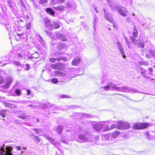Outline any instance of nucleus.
<instances>
[{"mask_svg": "<svg viewBox=\"0 0 155 155\" xmlns=\"http://www.w3.org/2000/svg\"><path fill=\"white\" fill-rule=\"evenodd\" d=\"M13 79L11 77H8L5 80V82L4 87L5 89H8L10 86Z\"/></svg>", "mask_w": 155, "mask_h": 155, "instance_id": "9d476101", "label": "nucleus"}, {"mask_svg": "<svg viewBox=\"0 0 155 155\" xmlns=\"http://www.w3.org/2000/svg\"><path fill=\"white\" fill-rule=\"evenodd\" d=\"M5 106L8 107L9 108H11L12 107V106L11 104L8 103H5Z\"/></svg>", "mask_w": 155, "mask_h": 155, "instance_id": "de8ad7c7", "label": "nucleus"}, {"mask_svg": "<svg viewBox=\"0 0 155 155\" xmlns=\"http://www.w3.org/2000/svg\"><path fill=\"white\" fill-rule=\"evenodd\" d=\"M15 93L16 95L19 96L21 95V91L19 89H16L15 91Z\"/></svg>", "mask_w": 155, "mask_h": 155, "instance_id": "f704fd0d", "label": "nucleus"}, {"mask_svg": "<svg viewBox=\"0 0 155 155\" xmlns=\"http://www.w3.org/2000/svg\"><path fill=\"white\" fill-rule=\"evenodd\" d=\"M61 97L62 98H69L70 97L68 95H62L61 96Z\"/></svg>", "mask_w": 155, "mask_h": 155, "instance_id": "4d7b16f0", "label": "nucleus"}, {"mask_svg": "<svg viewBox=\"0 0 155 155\" xmlns=\"http://www.w3.org/2000/svg\"><path fill=\"white\" fill-rule=\"evenodd\" d=\"M59 109H60V108L58 107H55L52 109V111H53V113H56L57 112H54V110H59Z\"/></svg>", "mask_w": 155, "mask_h": 155, "instance_id": "603ef678", "label": "nucleus"}, {"mask_svg": "<svg viewBox=\"0 0 155 155\" xmlns=\"http://www.w3.org/2000/svg\"><path fill=\"white\" fill-rule=\"evenodd\" d=\"M29 135L31 138L33 139H34L35 138V137L36 136H35L32 133L30 134Z\"/></svg>", "mask_w": 155, "mask_h": 155, "instance_id": "e2e57ef3", "label": "nucleus"}, {"mask_svg": "<svg viewBox=\"0 0 155 155\" xmlns=\"http://www.w3.org/2000/svg\"><path fill=\"white\" fill-rule=\"evenodd\" d=\"M104 17L105 19L108 20L110 22H111L115 28H117V26L115 23L113 19L110 15L109 13L106 14V11L104 9Z\"/></svg>", "mask_w": 155, "mask_h": 155, "instance_id": "39448f33", "label": "nucleus"}, {"mask_svg": "<svg viewBox=\"0 0 155 155\" xmlns=\"http://www.w3.org/2000/svg\"><path fill=\"white\" fill-rule=\"evenodd\" d=\"M110 130V129L109 128L108 126H106L104 129V131H107L108 130Z\"/></svg>", "mask_w": 155, "mask_h": 155, "instance_id": "bf43d9fd", "label": "nucleus"}, {"mask_svg": "<svg viewBox=\"0 0 155 155\" xmlns=\"http://www.w3.org/2000/svg\"><path fill=\"white\" fill-rule=\"evenodd\" d=\"M49 60L51 62H54L57 60V58H51Z\"/></svg>", "mask_w": 155, "mask_h": 155, "instance_id": "3c124183", "label": "nucleus"}, {"mask_svg": "<svg viewBox=\"0 0 155 155\" xmlns=\"http://www.w3.org/2000/svg\"><path fill=\"white\" fill-rule=\"evenodd\" d=\"M57 132L60 134H61L62 131V128L60 125H58L57 128Z\"/></svg>", "mask_w": 155, "mask_h": 155, "instance_id": "c85d7f7f", "label": "nucleus"}, {"mask_svg": "<svg viewBox=\"0 0 155 155\" xmlns=\"http://www.w3.org/2000/svg\"><path fill=\"white\" fill-rule=\"evenodd\" d=\"M145 134L147 136V138L150 139V138L149 137L150 134L148 132H146L145 133Z\"/></svg>", "mask_w": 155, "mask_h": 155, "instance_id": "774afa93", "label": "nucleus"}, {"mask_svg": "<svg viewBox=\"0 0 155 155\" xmlns=\"http://www.w3.org/2000/svg\"><path fill=\"white\" fill-rule=\"evenodd\" d=\"M13 148L11 147L5 146L1 147L0 154L1 155H13L12 151Z\"/></svg>", "mask_w": 155, "mask_h": 155, "instance_id": "7ed1b4c3", "label": "nucleus"}, {"mask_svg": "<svg viewBox=\"0 0 155 155\" xmlns=\"http://www.w3.org/2000/svg\"><path fill=\"white\" fill-rule=\"evenodd\" d=\"M34 140L37 144H38L39 143L41 142V139L37 136H35L34 139Z\"/></svg>", "mask_w": 155, "mask_h": 155, "instance_id": "72a5a7b5", "label": "nucleus"}, {"mask_svg": "<svg viewBox=\"0 0 155 155\" xmlns=\"http://www.w3.org/2000/svg\"><path fill=\"white\" fill-rule=\"evenodd\" d=\"M115 84L112 82H109L107 83L106 86L104 87L103 88L104 90H108L110 87L115 89Z\"/></svg>", "mask_w": 155, "mask_h": 155, "instance_id": "ddd939ff", "label": "nucleus"}, {"mask_svg": "<svg viewBox=\"0 0 155 155\" xmlns=\"http://www.w3.org/2000/svg\"><path fill=\"white\" fill-rule=\"evenodd\" d=\"M61 64V63H58L56 64H53L51 65V67L53 69H59V66H60Z\"/></svg>", "mask_w": 155, "mask_h": 155, "instance_id": "b1692460", "label": "nucleus"}, {"mask_svg": "<svg viewBox=\"0 0 155 155\" xmlns=\"http://www.w3.org/2000/svg\"><path fill=\"white\" fill-rule=\"evenodd\" d=\"M30 65L28 64H26V65L25 69L28 70L29 69Z\"/></svg>", "mask_w": 155, "mask_h": 155, "instance_id": "0e129e2a", "label": "nucleus"}, {"mask_svg": "<svg viewBox=\"0 0 155 155\" xmlns=\"http://www.w3.org/2000/svg\"><path fill=\"white\" fill-rule=\"evenodd\" d=\"M54 8L56 10L62 11L64 10V7L62 5H61L57 7H54Z\"/></svg>", "mask_w": 155, "mask_h": 155, "instance_id": "393cba45", "label": "nucleus"}, {"mask_svg": "<svg viewBox=\"0 0 155 155\" xmlns=\"http://www.w3.org/2000/svg\"><path fill=\"white\" fill-rule=\"evenodd\" d=\"M148 70L150 72L149 73V74L151 75L153 72V68L151 67H150L148 68Z\"/></svg>", "mask_w": 155, "mask_h": 155, "instance_id": "8fccbe9b", "label": "nucleus"}, {"mask_svg": "<svg viewBox=\"0 0 155 155\" xmlns=\"http://www.w3.org/2000/svg\"><path fill=\"white\" fill-rule=\"evenodd\" d=\"M20 2L22 6L23 7L25 8V6L24 2L22 0H20Z\"/></svg>", "mask_w": 155, "mask_h": 155, "instance_id": "09e8293b", "label": "nucleus"}, {"mask_svg": "<svg viewBox=\"0 0 155 155\" xmlns=\"http://www.w3.org/2000/svg\"><path fill=\"white\" fill-rule=\"evenodd\" d=\"M31 92V90L30 89H28L27 90V95H29L30 94Z\"/></svg>", "mask_w": 155, "mask_h": 155, "instance_id": "052dcab7", "label": "nucleus"}, {"mask_svg": "<svg viewBox=\"0 0 155 155\" xmlns=\"http://www.w3.org/2000/svg\"><path fill=\"white\" fill-rule=\"evenodd\" d=\"M130 39L132 42L135 43V44L136 43H137V41L136 39L134 38L133 37L130 36Z\"/></svg>", "mask_w": 155, "mask_h": 155, "instance_id": "a19ab883", "label": "nucleus"}, {"mask_svg": "<svg viewBox=\"0 0 155 155\" xmlns=\"http://www.w3.org/2000/svg\"><path fill=\"white\" fill-rule=\"evenodd\" d=\"M13 64L15 65L18 66L17 71H19L22 70V69L24 67V64H21L18 61H14Z\"/></svg>", "mask_w": 155, "mask_h": 155, "instance_id": "4468645a", "label": "nucleus"}, {"mask_svg": "<svg viewBox=\"0 0 155 155\" xmlns=\"http://www.w3.org/2000/svg\"><path fill=\"white\" fill-rule=\"evenodd\" d=\"M140 65H144L145 66H147L149 65V63L147 62H140L139 63Z\"/></svg>", "mask_w": 155, "mask_h": 155, "instance_id": "ea45409f", "label": "nucleus"}, {"mask_svg": "<svg viewBox=\"0 0 155 155\" xmlns=\"http://www.w3.org/2000/svg\"><path fill=\"white\" fill-rule=\"evenodd\" d=\"M42 136L45 137L48 140L51 144L54 145L55 146H56V145H58L59 143L55 141L52 138L49 137L48 135L47 134H43Z\"/></svg>", "mask_w": 155, "mask_h": 155, "instance_id": "9b49d317", "label": "nucleus"}, {"mask_svg": "<svg viewBox=\"0 0 155 155\" xmlns=\"http://www.w3.org/2000/svg\"><path fill=\"white\" fill-rule=\"evenodd\" d=\"M139 70L141 71V73L142 75L144 77L147 78V76L144 74V72L146 71V70L143 69L142 68L140 67L139 68Z\"/></svg>", "mask_w": 155, "mask_h": 155, "instance_id": "cd10ccee", "label": "nucleus"}, {"mask_svg": "<svg viewBox=\"0 0 155 155\" xmlns=\"http://www.w3.org/2000/svg\"><path fill=\"white\" fill-rule=\"evenodd\" d=\"M81 59L78 57H76L73 60L71 64L74 66L76 65L79 63Z\"/></svg>", "mask_w": 155, "mask_h": 155, "instance_id": "f3484780", "label": "nucleus"}, {"mask_svg": "<svg viewBox=\"0 0 155 155\" xmlns=\"http://www.w3.org/2000/svg\"><path fill=\"white\" fill-rule=\"evenodd\" d=\"M56 37L63 41H65L67 39V38L64 35L61 34L60 33H57L56 34Z\"/></svg>", "mask_w": 155, "mask_h": 155, "instance_id": "2eb2a0df", "label": "nucleus"}, {"mask_svg": "<svg viewBox=\"0 0 155 155\" xmlns=\"http://www.w3.org/2000/svg\"><path fill=\"white\" fill-rule=\"evenodd\" d=\"M119 95L121 96H123L124 97H125L126 98H127V99H130V100H131V99H130L128 97H127V96H125V95H124L123 94H112V95L114 96V95Z\"/></svg>", "mask_w": 155, "mask_h": 155, "instance_id": "49530a36", "label": "nucleus"}, {"mask_svg": "<svg viewBox=\"0 0 155 155\" xmlns=\"http://www.w3.org/2000/svg\"><path fill=\"white\" fill-rule=\"evenodd\" d=\"M51 81L54 84H56L58 82V81L56 78H53L51 80Z\"/></svg>", "mask_w": 155, "mask_h": 155, "instance_id": "79ce46f5", "label": "nucleus"}, {"mask_svg": "<svg viewBox=\"0 0 155 155\" xmlns=\"http://www.w3.org/2000/svg\"><path fill=\"white\" fill-rule=\"evenodd\" d=\"M117 45L118 49L120 52L121 54L122 55L123 57L124 58H125L126 57L125 55L124 50L123 48H122L121 45L118 41L117 42Z\"/></svg>", "mask_w": 155, "mask_h": 155, "instance_id": "f8f14e48", "label": "nucleus"}, {"mask_svg": "<svg viewBox=\"0 0 155 155\" xmlns=\"http://www.w3.org/2000/svg\"><path fill=\"white\" fill-rule=\"evenodd\" d=\"M23 55L20 53H18L16 55V57L17 58H19V59H22L23 57Z\"/></svg>", "mask_w": 155, "mask_h": 155, "instance_id": "c03bdc74", "label": "nucleus"}, {"mask_svg": "<svg viewBox=\"0 0 155 155\" xmlns=\"http://www.w3.org/2000/svg\"><path fill=\"white\" fill-rule=\"evenodd\" d=\"M125 39V42L128 46L129 48H131V46H130L131 44L130 42L129 41L128 39L126 37H124Z\"/></svg>", "mask_w": 155, "mask_h": 155, "instance_id": "a878e982", "label": "nucleus"}, {"mask_svg": "<svg viewBox=\"0 0 155 155\" xmlns=\"http://www.w3.org/2000/svg\"><path fill=\"white\" fill-rule=\"evenodd\" d=\"M66 8H69L71 7V5L69 2H68L66 4Z\"/></svg>", "mask_w": 155, "mask_h": 155, "instance_id": "680f3d73", "label": "nucleus"}, {"mask_svg": "<svg viewBox=\"0 0 155 155\" xmlns=\"http://www.w3.org/2000/svg\"><path fill=\"white\" fill-rule=\"evenodd\" d=\"M97 20V18L96 16H95L94 17V29L95 30V25H96V23Z\"/></svg>", "mask_w": 155, "mask_h": 155, "instance_id": "58836bf2", "label": "nucleus"}, {"mask_svg": "<svg viewBox=\"0 0 155 155\" xmlns=\"http://www.w3.org/2000/svg\"><path fill=\"white\" fill-rule=\"evenodd\" d=\"M65 45L63 43H59L58 45L57 48L59 50H61L65 48Z\"/></svg>", "mask_w": 155, "mask_h": 155, "instance_id": "412c9836", "label": "nucleus"}, {"mask_svg": "<svg viewBox=\"0 0 155 155\" xmlns=\"http://www.w3.org/2000/svg\"><path fill=\"white\" fill-rule=\"evenodd\" d=\"M148 125L146 123H137L135 124L133 127L135 129L139 130L147 127Z\"/></svg>", "mask_w": 155, "mask_h": 155, "instance_id": "0eeeda50", "label": "nucleus"}, {"mask_svg": "<svg viewBox=\"0 0 155 155\" xmlns=\"http://www.w3.org/2000/svg\"><path fill=\"white\" fill-rule=\"evenodd\" d=\"M0 23L2 25L6 26V28L8 30L10 28V26L9 25V21L7 18H5L2 17L0 19Z\"/></svg>", "mask_w": 155, "mask_h": 155, "instance_id": "423d86ee", "label": "nucleus"}, {"mask_svg": "<svg viewBox=\"0 0 155 155\" xmlns=\"http://www.w3.org/2000/svg\"><path fill=\"white\" fill-rule=\"evenodd\" d=\"M143 41L142 42L141 41H140L139 40H138L137 43H135V45H137L138 47L140 48H143L144 47V45L143 43Z\"/></svg>", "mask_w": 155, "mask_h": 155, "instance_id": "a211bd4d", "label": "nucleus"}, {"mask_svg": "<svg viewBox=\"0 0 155 155\" xmlns=\"http://www.w3.org/2000/svg\"><path fill=\"white\" fill-rule=\"evenodd\" d=\"M102 123V122L101 123V124L97 123L94 124L93 126L94 128L97 131H99L101 130L103 127Z\"/></svg>", "mask_w": 155, "mask_h": 155, "instance_id": "dca6fc26", "label": "nucleus"}, {"mask_svg": "<svg viewBox=\"0 0 155 155\" xmlns=\"http://www.w3.org/2000/svg\"><path fill=\"white\" fill-rule=\"evenodd\" d=\"M55 74L57 77L64 76V74L60 71H57L55 72Z\"/></svg>", "mask_w": 155, "mask_h": 155, "instance_id": "5701e85b", "label": "nucleus"}, {"mask_svg": "<svg viewBox=\"0 0 155 155\" xmlns=\"http://www.w3.org/2000/svg\"><path fill=\"white\" fill-rule=\"evenodd\" d=\"M129 87L127 86H124L121 87H118L115 85V90L120 91L128 93Z\"/></svg>", "mask_w": 155, "mask_h": 155, "instance_id": "6e6552de", "label": "nucleus"}, {"mask_svg": "<svg viewBox=\"0 0 155 155\" xmlns=\"http://www.w3.org/2000/svg\"><path fill=\"white\" fill-rule=\"evenodd\" d=\"M109 6L111 9L113 11H115L117 10L121 15L124 17H125L127 15L125 12H128V11L126 9L124 8V10L122 9L120 6L118 5H116L114 7H113L112 5L109 4Z\"/></svg>", "mask_w": 155, "mask_h": 155, "instance_id": "f03ea898", "label": "nucleus"}, {"mask_svg": "<svg viewBox=\"0 0 155 155\" xmlns=\"http://www.w3.org/2000/svg\"><path fill=\"white\" fill-rule=\"evenodd\" d=\"M33 130L35 131L37 134L40 135H42L43 134V131L41 130H39L37 129H34Z\"/></svg>", "mask_w": 155, "mask_h": 155, "instance_id": "bb28decb", "label": "nucleus"}, {"mask_svg": "<svg viewBox=\"0 0 155 155\" xmlns=\"http://www.w3.org/2000/svg\"><path fill=\"white\" fill-rule=\"evenodd\" d=\"M47 1V0H40L39 3L43 5L46 4Z\"/></svg>", "mask_w": 155, "mask_h": 155, "instance_id": "37998d69", "label": "nucleus"}, {"mask_svg": "<svg viewBox=\"0 0 155 155\" xmlns=\"http://www.w3.org/2000/svg\"><path fill=\"white\" fill-rule=\"evenodd\" d=\"M108 2H109V4L111 5L113 7H114V6L115 5H112L111 3V1L112 0H106Z\"/></svg>", "mask_w": 155, "mask_h": 155, "instance_id": "338daca9", "label": "nucleus"}, {"mask_svg": "<svg viewBox=\"0 0 155 155\" xmlns=\"http://www.w3.org/2000/svg\"><path fill=\"white\" fill-rule=\"evenodd\" d=\"M98 139L97 137H94L89 133H85L78 135L77 141L80 143L96 141Z\"/></svg>", "mask_w": 155, "mask_h": 155, "instance_id": "f257e3e1", "label": "nucleus"}, {"mask_svg": "<svg viewBox=\"0 0 155 155\" xmlns=\"http://www.w3.org/2000/svg\"><path fill=\"white\" fill-rule=\"evenodd\" d=\"M133 31V36L135 38H137L138 36V31L135 25H134Z\"/></svg>", "mask_w": 155, "mask_h": 155, "instance_id": "6ab92c4d", "label": "nucleus"}, {"mask_svg": "<svg viewBox=\"0 0 155 155\" xmlns=\"http://www.w3.org/2000/svg\"><path fill=\"white\" fill-rule=\"evenodd\" d=\"M35 101H25L24 102L25 103H34Z\"/></svg>", "mask_w": 155, "mask_h": 155, "instance_id": "13d9d810", "label": "nucleus"}, {"mask_svg": "<svg viewBox=\"0 0 155 155\" xmlns=\"http://www.w3.org/2000/svg\"><path fill=\"white\" fill-rule=\"evenodd\" d=\"M117 128L120 130L127 129L130 128V126L128 123L125 122L119 121L117 122Z\"/></svg>", "mask_w": 155, "mask_h": 155, "instance_id": "20e7f679", "label": "nucleus"}, {"mask_svg": "<svg viewBox=\"0 0 155 155\" xmlns=\"http://www.w3.org/2000/svg\"><path fill=\"white\" fill-rule=\"evenodd\" d=\"M149 52L152 56H155V50H149Z\"/></svg>", "mask_w": 155, "mask_h": 155, "instance_id": "4c0bfd02", "label": "nucleus"}, {"mask_svg": "<svg viewBox=\"0 0 155 155\" xmlns=\"http://www.w3.org/2000/svg\"><path fill=\"white\" fill-rule=\"evenodd\" d=\"M67 60V58L65 57H60L57 58V61H65Z\"/></svg>", "mask_w": 155, "mask_h": 155, "instance_id": "2f4dec72", "label": "nucleus"}, {"mask_svg": "<svg viewBox=\"0 0 155 155\" xmlns=\"http://www.w3.org/2000/svg\"><path fill=\"white\" fill-rule=\"evenodd\" d=\"M0 115L3 117H5L6 116V110H2L0 111Z\"/></svg>", "mask_w": 155, "mask_h": 155, "instance_id": "c756f323", "label": "nucleus"}, {"mask_svg": "<svg viewBox=\"0 0 155 155\" xmlns=\"http://www.w3.org/2000/svg\"><path fill=\"white\" fill-rule=\"evenodd\" d=\"M18 117L23 120H27L29 118V117L28 116L24 114L19 115L18 116Z\"/></svg>", "mask_w": 155, "mask_h": 155, "instance_id": "aec40b11", "label": "nucleus"}, {"mask_svg": "<svg viewBox=\"0 0 155 155\" xmlns=\"http://www.w3.org/2000/svg\"><path fill=\"white\" fill-rule=\"evenodd\" d=\"M4 81V79L0 75V84H2Z\"/></svg>", "mask_w": 155, "mask_h": 155, "instance_id": "5fc2aeb1", "label": "nucleus"}, {"mask_svg": "<svg viewBox=\"0 0 155 155\" xmlns=\"http://www.w3.org/2000/svg\"><path fill=\"white\" fill-rule=\"evenodd\" d=\"M82 116L83 117H87V118L91 117V115H89L87 114H84V113L82 114Z\"/></svg>", "mask_w": 155, "mask_h": 155, "instance_id": "a18cd8bd", "label": "nucleus"}, {"mask_svg": "<svg viewBox=\"0 0 155 155\" xmlns=\"http://www.w3.org/2000/svg\"><path fill=\"white\" fill-rule=\"evenodd\" d=\"M45 31L48 35L50 36L51 35V33L50 31L47 30H45Z\"/></svg>", "mask_w": 155, "mask_h": 155, "instance_id": "69168bd1", "label": "nucleus"}, {"mask_svg": "<svg viewBox=\"0 0 155 155\" xmlns=\"http://www.w3.org/2000/svg\"><path fill=\"white\" fill-rule=\"evenodd\" d=\"M119 131H116L111 134V137L114 138H116L119 134Z\"/></svg>", "mask_w": 155, "mask_h": 155, "instance_id": "7c9ffc66", "label": "nucleus"}, {"mask_svg": "<svg viewBox=\"0 0 155 155\" xmlns=\"http://www.w3.org/2000/svg\"><path fill=\"white\" fill-rule=\"evenodd\" d=\"M117 125H111L110 127V130H111L113 128H117Z\"/></svg>", "mask_w": 155, "mask_h": 155, "instance_id": "864d4df0", "label": "nucleus"}, {"mask_svg": "<svg viewBox=\"0 0 155 155\" xmlns=\"http://www.w3.org/2000/svg\"><path fill=\"white\" fill-rule=\"evenodd\" d=\"M46 11L47 13L49 14L54 15V12L53 11L52 9L49 8H47L46 9Z\"/></svg>", "mask_w": 155, "mask_h": 155, "instance_id": "4be33fe9", "label": "nucleus"}, {"mask_svg": "<svg viewBox=\"0 0 155 155\" xmlns=\"http://www.w3.org/2000/svg\"><path fill=\"white\" fill-rule=\"evenodd\" d=\"M129 92H133L134 93H138V91L136 89L133 88H129L128 89Z\"/></svg>", "mask_w": 155, "mask_h": 155, "instance_id": "473e14b6", "label": "nucleus"}, {"mask_svg": "<svg viewBox=\"0 0 155 155\" xmlns=\"http://www.w3.org/2000/svg\"><path fill=\"white\" fill-rule=\"evenodd\" d=\"M101 137L104 140H107L108 139L109 136L107 134H103L101 135Z\"/></svg>", "mask_w": 155, "mask_h": 155, "instance_id": "c9c22d12", "label": "nucleus"}, {"mask_svg": "<svg viewBox=\"0 0 155 155\" xmlns=\"http://www.w3.org/2000/svg\"><path fill=\"white\" fill-rule=\"evenodd\" d=\"M60 25L59 23L57 22H54L51 24L46 25V27L49 29H51V28L57 29L60 27Z\"/></svg>", "mask_w": 155, "mask_h": 155, "instance_id": "1a4fd4ad", "label": "nucleus"}, {"mask_svg": "<svg viewBox=\"0 0 155 155\" xmlns=\"http://www.w3.org/2000/svg\"><path fill=\"white\" fill-rule=\"evenodd\" d=\"M44 20L45 24V25H46L51 24L50 21L48 18H45L44 19Z\"/></svg>", "mask_w": 155, "mask_h": 155, "instance_id": "e433bc0d", "label": "nucleus"}, {"mask_svg": "<svg viewBox=\"0 0 155 155\" xmlns=\"http://www.w3.org/2000/svg\"><path fill=\"white\" fill-rule=\"evenodd\" d=\"M31 28V24L30 23H29L27 25L26 28L27 29H29Z\"/></svg>", "mask_w": 155, "mask_h": 155, "instance_id": "6e6d98bb", "label": "nucleus"}]
</instances>
